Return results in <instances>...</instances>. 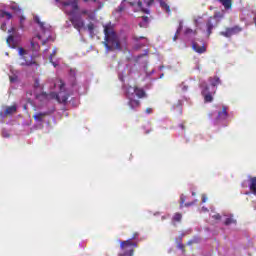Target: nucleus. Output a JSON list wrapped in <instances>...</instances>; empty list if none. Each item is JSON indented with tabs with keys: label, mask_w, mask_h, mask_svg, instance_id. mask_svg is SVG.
<instances>
[{
	"label": "nucleus",
	"mask_w": 256,
	"mask_h": 256,
	"mask_svg": "<svg viewBox=\"0 0 256 256\" xmlns=\"http://www.w3.org/2000/svg\"><path fill=\"white\" fill-rule=\"evenodd\" d=\"M217 17H219V15L218 14H214V16H211L206 21L207 37H211V34L213 33V29L217 27Z\"/></svg>",
	"instance_id": "7"
},
{
	"label": "nucleus",
	"mask_w": 256,
	"mask_h": 256,
	"mask_svg": "<svg viewBox=\"0 0 256 256\" xmlns=\"http://www.w3.org/2000/svg\"><path fill=\"white\" fill-rule=\"evenodd\" d=\"M139 239V232H134L131 237V241H134L137 243V240Z\"/></svg>",
	"instance_id": "30"
},
{
	"label": "nucleus",
	"mask_w": 256,
	"mask_h": 256,
	"mask_svg": "<svg viewBox=\"0 0 256 256\" xmlns=\"http://www.w3.org/2000/svg\"><path fill=\"white\" fill-rule=\"evenodd\" d=\"M126 97L128 99V107L135 111V109L141 107L139 99H147V92L138 86H128L126 88Z\"/></svg>",
	"instance_id": "2"
},
{
	"label": "nucleus",
	"mask_w": 256,
	"mask_h": 256,
	"mask_svg": "<svg viewBox=\"0 0 256 256\" xmlns=\"http://www.w3.org/2000/svg\"><path fill=\"white\" fill-rule=\"evenodd\" d=\"M233 223H237V220L233 219V217H229L225 220V225H233Z\"/></svg>",
	"instance_id": "25"
},
{
	"label": "nucleus",
	"mask_w": 256,
	"mask_h": 256,
	"mask_svg": "<svg viewBox=\"0 0 256 256\" xmlns=\"http://www.w3.org/2000/svg\"><path fill=\"white\" fill-rule=\"evenodd\" d=\"M34 21L39 25L40 29L45 33V31L47 30L45 28V22H41V19L39 18V16H35Z\"/></svg>",
	"instance_id": "21"
},
{
	"label": "nucleus",
	"mask_w": 256,
	"mask_h": 256,
	"mask_svg": "<svg viewBox=\"0 0 256 256\" xmlns=\"http://www.w3.org/2000/svg\"><path fill=\"white\" fill-rule=\"evenodd\" d=\"M192 195H195V192H193Z\"/></svg>",
	"instance_id": "53"
},
{
	"label": "nucleus",
	"mask_w": 256,
	"mask_h": 256,
	"mask_svg": "<svg viewBox=\"0 0 256 256\" xmlns=\"http://www.w3.org/2000/svg\"><path fill=\"white\" fill-rule=\"evenodd\" d=\"M139 247V244L135 241L124 240L120 241V253L118 256H133L135 249Z\"/></svg>",
	"instance_id": "5"
},
{
	"label": "nucleus",
	"mask_w": 256,
	"mask_h": 256,
	"mask_svg": "<svg viewBox=\"0 0 256 256\" xmlns=\"http://www.w3.org/2000/svg\"><path fill=\"white\" fill-rule=\"evenodd\" d=\"M70 77H73V79H75L76 75H77V70L71 68L70 72H69Z\"/></svg>",
	"instance_id": "32"
},
{
	"label": "nucleus",
	"mask_w": 256,
	"mask_h": 256,
	"mask_svg": "<svg viewBox=\"0 0 256 256\" xmlns=\"http://www.w3.org/2000/svg\"><path fill=\"white\" fill-rule=\"evenodd\" d=\"M54 85L55 87L59 88L60 92L58 94L55 92L50 93L52 99H56L58 103H67V101L69 100V93H65V82H63L61 79H57Z\"/></svg>",
	"instance_id": "4"
},
{
	"label": "nucleus",
	"mask_w": 256,
	"mask_h": 256,
	"mask_svg": "<svg viewBox=\"0 0 256 256\" xmlns=\"http://www.w3.org/2000/svg\"><path fill=\"white\" fill-rule=\"evenodd\" d=\"M18 54L20 55V59H22V62H20L22 67H31V65H37V62L33 61V59L27 60L25 58L27 50H25L23 47L18 48Z\"/></svg>",
	"instance_id": "6"
},
{
	"label": "nucleus",
	"mask_w": 256,
	"mask_h": 256,
	"mask_svg": "<svg viewBox=\"0 0 256 256\" xmlns=\"http://www.w3.org/2000/svg\"><path fill=\"white\" fill-rule=\"evenodd\" d=\"M181 29H183V25L180 23V26L177 29V31H176V33H175V35L173 37V41H177V37H178L179 33H181Z\"/></svg>",
	"instance_id": "27"
},
{
	"label": "nucleus",
	"mask_w": 256,
	"mask_h": 256,
	"mask_svg": "<svg viewBox=\"0 0 256 256\" xmlns=\"http://www.w3.org/2000/svg\"><path fill=\"white\" fill-rule=\"evenodd\" d=\"M188 245H193V241H189V242H188Z\"/></svg>",
	"instance_id": "50"
},
{
	"label": "nucleus",
	"mask_w": 256,
	"mask_h": 256,
	"mask_svg": "<svg viewBox=\"0 0 256 256\" xmlns=\"http://www.w3.org/2000/svg\"><path fill=\"white\" fill-rule=\"evenodd\" d=\"M0 29L2 30V31H6L7 30V23H2L1 24V26H0Z\"/></svg>",
	"instance_id": "39"
},
{
	"label": "nucleus",
	"mask_w": 256,
	"mask_h": 256,
	"mask_svg": "<svg viewBox=\"0 0 256 256\" xmlns=\"http://www.w3.org/2000/svg\"><path fill=\"white\" fill-rule=\"evenodd\" d=\"M133 39H134V41H141V39H145V37L144 36H134L133 37Z\"/></svg>",
	"instance_id": "41"
},
{
	"label": "nucleus",
	"mask_w": 256,
	"mask_h": 256,
	"mask_svg": "<svg viewBox=\"0 0 256 256\" xmlns=\"http://www.w3.org/2000/svg\"><path fill=\"white\" fill-rule=\"evenodd\" d=\"M250 191L253 195H256V177L251 178Z\"/></svg>",
	"instance_id": "22"
},
{
	"label": "nucleus",
	"mask_w": 256,
	"mask_h": 256,
	"mask_svg": "<svg viewBox=\"0 0 256 256\" xmlns=\"http://www.w3.org/2000/svg\"><path fill=\"white\" fill-rule=\"evenodd\" d=\"M161 9H164V11H166V13L171 14V7L169 6V4H167L165 1L161 0L159 2Z\"/></svg>",
	"instance_id": "19"
},
{
	"label": "nucleus",
	"mask_w": 256,
	"mask_h": 256,
	"mask_svg": "<svg viewBox=\"0 0 256 256\" xmlns=\"http://www.w3.org/2000/svg\"><path fill=\"white\" fill-rule=\"evenodd\" d=\"M212 217H213V219H216V221L221 220V215L220 214L213 215Z\"/></svg>",
	"instance_id": "44"
},
{
	"label": "nucleus",
	"mask_w": 256,
	"mask_h": 256,
	"mask_svg": "<svg viewBox=\"0 0 256 256\" xmlns=\"http://www.w3.org/2000/svg\"><path fill=\"white\" fill-rule=\"evenodd\" d=\"M31 48L33 51H39V49H41V46H39V43L35 42V38L31 40Z\"/></svg>",
	"instance_id": "23"
},
{
	"label": "nucleus",
	"mask_w": 256,
	"mask_h": 256,
	"mask_svg": "<svg viewBox=\"0 0 256 256\" xmlns=\"http://www.w3.org/2000/svg\"><path fill=\"white\" fill-rule=\"evenodd\" d=\"M229 114L227 113V107L223 106L222 111L218 112V119H227Z\"/></svg>",
	"instance_id": "16"
},
{
	"label": "nucleus",
	"mask_w": 256,
	"mask_h": 256,
	"mask_svg": "<svg viewBox=\"0 0 256 256\" xmlns=\"http://www.w3.org/2000/svg\"><path fill=\"white\" fill-rule=\"evenodd\" d=\"M80 15H88L89 19H93V14L89 13L87 9H82Z\"/></svg>",
	"instance_id": "26"
},
{
	"label": "nucleus",
	"mask_w": 256,
	"mask_h": 256,
	"mask_svg": "<svg viewBox=\"0 0 256 256\" xmlns=\"http://www.w3.org/2000/svg\"><path fill=\"white\" fill-rule=\"evenodd\" d=\"M241 31H243V29H241V27L239 26H234L232 28H226L225 31L220 32V35H222V37H233V35H237V33H241Z\"/></svg>",
	"instance_id": "9"
},
{
	"label": "nucleus",
	"mask_w": 256,
	"mask_h": 256,
	"mask_svg": "<svg viewBox=\"0 0 256 256\" xmlns=\"http://www.w3.org/2000/svg\"><path fill=\"white\" fill-rule=\"evenodd\" d=\"M10 9L12 11H21V8H19V6L17 4L11 5Z\"/></svg>",
	"instance_id": "36"
},
{
	"label": "nucleus",
	"mask_w": 256,
	"mask_h": 256,
	"mask_svg": "<svg viewBox=\"0 0 256 256\" xmlns=\"http://www.w3.org/2000/svg\"><path fill=\"white\" fill-rule=\"evenodd\" d=\"M193 205H195V202H188V203H185V204L183 205V207H191V206H193Z\"/></svg>",
	"instance_id": "42"
},
{
	"label": "nucleus",
	"mask_w": 256,
	"mask_h": 256,
	"mask_svg": "<svg viewBox=\"0 0 256 256\" xmlns=\"http://www.w3.org/2000/svg\"><path fill=\"white\" fill-rule=\"evenodd\" d=\"M57 53V50H54L53 53L50 55L49 59H50V62L53 61V57H55Z\"/></svg>",
	"instance_id": "43"
},
{
	"label": "nucleus",
	"mask_w": 256,
	"mask_h": 256,
	"mask_svg": "<svg viewBox=\"0 0 256 256\" xmlns=\"http://www.w3.org/2000/svg\"><path fill=\"white\" fill-rule=\"evenodd\" d=\"M47 41H48L47 39L42 41V45H47Z\"/></svg>",
	"instance_id": "48"
},
{
	"label": "nucleus",
	"mask_w": 256,
	"mask_h": 256,
	"mask_svg": "<svg viewBox=\"0 0 256 256\" xmlns=\"http://www.w3.org/2000/svg\"><path fill=\"white\" fill-rule=\"evenodd\" d=\"M36 99L40 101V103H43L49 99V94L47 92H42L40 94H36Z\"/></svg>",
	"instance_id": "14"
},
{
	"label": "nucleus",
	"mask_w": 256,
	"mask_h": 256,
	"mask_svg": "<svg viewBox=\"0 0 256 256\" xmlns=\"http://www.w3.org/2000/svg\"><path fill=\"white\" fill-rule=\"evenodd\" d=\"M104 35H105V42L104 46L108 51H113V49H117L121 51V42H119V37L117 33L113 30L110 25L104 26Z\"/></svg>",
	"instance_id": "3"
},
{
	"label": "nucleus",
	"mask_w": 256,
	"mask_h": 256,
	"mask_svg": "<svg viewBox=\"0 0 256 256\" xmlns=\"http://www.w3.org/2000/svg\"><path fill=\"white\" fill-rule=\"evenodd\" d=\"M87 27H88V30L90 31V33H93V31L95 29V24L89 23Z\"/></svg>",
	"instance_id": "38"
},
{
	"label": "nucleus",
	"mask_w": 256,
	"mask_h": 256,
	"mask_svg": "<svg viewBox=\"0 0 256 256\" xmlns=\"http://www.w3.org/2000/svg\"><path fill=\"white\" fill-rule=\"evenodd\" d=\"M36 37L37 39L41 40V35L37 34Z\"/></svg>",
	"instance_id": "49"
},
{
	"label": "nucleus",
	"mask_w": 256,
	"mask_h": 256,
	"mask_svg": "<svg viewBox=\"0 0 256 256\" xmlns=\"http://www.w3.org/2000/svg\"><path fill=\"white\" fill-rule=\"evenodd\" d=\"M202 203H207V195H202Z\"/></svg>",
	"instance_id": "46"
},
{
	"label": "nucleus",
	"mask_w": 256,
	"mask_h": 256,
	"mask_svg": "<svg viewBox=\"0 0 256 256\" xmlns=\"http://www.w3.org/2000/svg\"><path fill=\"white\" fill-rule=\"evenodd\" d=\"M209 82L211 83L212 87H217V85H221V79L218 76L210 77Z\"/></svg>",
	"instance_id": "15"
},
{
	"label": "nucleus",
	"mask_w": 256,
	"mask_h": 256,
	"mask_svg": "<svg viewBox=\"0 0 256 256\" xmlns=\"http://www.w3.org/2000/svg\"><path fill=\"white\" fill-rule=\"evenodd\" d=\"M221 5H223L224 9L229 10L233 7V0H218Z\"/></svg>",
	"instance_id": "13"
},
{
	"label": "nucleus",
	"mask_w": 256,
	"mask_h": 256,
	"mask_svg": "<svg viewBox=\"0 0 256 256\" xmlns=\"http://www.w3.org/2000/svg\"><path fill=\"white\" fill-rule=\"evenodd\" d=\"M138 7H140V8H141V11H143V13H147V14H149V9H147V8H143V2L138 1Z\"/></svg>",
	"instance_id": "28"
},
{
	"label": "nucleus",
	"mask_w": 256,
	"mask_h": 256,
	"mask_svg": "<svg viewBox=\"0 0 256 256\" xmlns=\"http://www.w3.org/2000/svg\"><path fill=\"white\" fill-rule=\"evenodd\" d=\"M5 17L9 21V20L13 19V14H11L5 10H0V18L5 19Z\"/></svg>",
	"instance_id": "17"
},
{
	"label": "nucleus",
	"mask_w": 256,
	"mask_h": 256,
	"mask_svg": "<svg viewBox=\"0 0 256 256\" xmlns=\"http://www.w3.org/2000/svg\"><path fill=\"white\" fill-rule=\"evenodd\" d=\"M181 219H183V215L181 213H175L172 217V223L175 225V223H181Z\"/></svg>",
	"instance_id": "20"
},
{
	"label": "nucleus",
	"mask_w": 256,
	"mask_h": 256,
	"mask_svg": "<svg viewBox=\"0 0 256 256\" xmlns=\"http://www.w3.org/2000/svg\"><path fill=\"white\" fill-rule=\"evenodd\" d=\"M87 2H89V0H84V3H87Z\"/></svg>",
	"instance_id": "51"
},
{
	"label": "nucleus",
	"mask_w": 256,
	"mask_h": 256,
	"mask_svg": "<svg viewBox=\"0 0 256 256\" xmlns=\"http://www.w3.org/2000/svg\"><path fill=\"white\" fill-rule=\"evenodd\" d=\"M200 88H201V94L204 97L205 103L213 102V95H211V92H209V85H207V83L205 82H202L200 84Z\"/></svg>",
	"instance_id": "8"
},
{
	"label": "nucleus",
	"mask_w": 256,
	"mask_h": 256,
	"mask_svg": "<svg viewBox=\"0 0 256 256\" xmlns=\"http://www.w3.org/2000/svg\"><path fill=\"white\" fill-rule=\"evenodd\" d=\"M34 87H39V80L35 81Z\"/></svg>",
	"instance_id": "47"
},
{
	"label": "nucleus",
	"mask_w": 256,
	"mask_h": 256,
	"mask_svg": "<svg viewBox=\"0 0 256 256\" xmlns=\"http://www.w3.org/2000/svg\"><path fill=\"white\" fill-rule=\"evenodd\" d=\"M62 5L63 11L66 13V15L70 16L69 21L72 23L74 29L78 30L79 33H81V29L85 27V21L83 20L81 15H75V12L79 11V3L77 2V0L63 2Z\"/></svg>",
	"instance_id": "1"
},
{
	"label": "nucleus",
	"mask_w": 256,
	"mask_h": 256,
	"mask_svg": "<svg viewBox=\"0 0 256 256\" xmlns=\"http://www.w3.org/2000/svg\"><path fill=\"white\" fill-rule=\"evenodd\" d=\"M47 115H49V112H37L32 117L36 123H43V120Z\"/></svg>",
	"instance_id": "11"
},
{
	"label": "nucleus",
	"mask_w": 256,
	"mask_h": 256,
	"mask_svg": "<svg viewBox=\"0 0 256 256\" xmlns=\"http://www.w3.org/2000/svg\"><path fill=\"white\" fill-rule=\"evenodd\" d=\"M181 128H182V129H185V126L181 125Z\"/></svg>",
	"instance_id": "52"
},
{
	"label": "nucleus",
	"mask_w": 256,
	"mask_h": 256,
	"mask_svg": "<svg viewBox=\"0 0 256 256\" xmlns=\"http://www.w3.org/2000/svg\"><path fill=\"white\" fill-rule=\"evenodd\" d=\"M123 11H125V5L120 4V5L118 6V8L116 9V12H117V13H123Z\"/></svg>",
	"instance_id": "31"
},
{
	"label": "nucleus",
	"mask_w": 256,
	"mask_h": 256,
	"mask_svg": "<svg viewBox=\"0 0 256 256\" xmlns=\"http://www.w3.org/2000/svg\"><path fill=\"white\" fill-rule=\"evenodd\" d=\"M191 33H193L194 35H197V30H193L191 28H187L185 30V35H191Z\"/></svg>",
	"instance_id": "29"
},
{
	"label": "nucleus",
	"mask_w": 256,
	"mask_h": 256,
	"mask_svg": "<svg viewBox=\"0 0 256 256\" xmlns=\"http://www.w3.org/2000/svg\"><path fill=\"white\" fill-rule=\"evenodd\" d=\"M13 113H17V106L15 105L8 106L4 112V115H13Z\"/></svg>",
	"instance_id": "18"
},
{
	"label": "nucleus",
	"mask_w": 256,
	"mask_h": 256,
	"mask_svg": "<svg viewBox=\"0 0 256 256\" xmlns=\"http://www.w3.org/2000/svg\"><path fill=\"white\" fill-rule=\"evenodd\" d=\"M23 23H25V16H20V29H23L25 27Z\"/></svg>",
	"instance_id": "37"
},
{
	"label": "nucleus",
	"mask_w": 256,
	"mask_h": 256,
	"mask_svg": "<svg viewBox=\"0 0 256 256\" xmlns=\"http://www.w3.org/2000/svg\"><path fill=\"white\" fill-rule=\"evenodd\" d=\"M183 205H185V195L180 196V209H183Z\"/></svg>",
	"instance_id": "33"
},
{
	"label": "nucleus",
	"mask_w": 256,
	"mask_h": 256,
	"mask_svg": "<svg viewBox=\"0 0 256 256\" xmlns=\"http://www.w3.org/2000/svg\"><path fill=\"white\" fill-rule=\"evenodd\" d=\"M192 48L196 53H199L200 55L207 51L205 46H200L197 42L192 43Z\"/></svg>",
	"instance_id": "12"
},
{
	"label": "nucleus",
	"mask_w": 256,
	"mask_h": 256,
	"mask_svg": "<svg viewBox=\"0 0 256 256\" xmlns=\"http://www.w3.org/2000/svg\"><path fill=\"white\" fill-rule=\"evenodd\" d=\"M146 113L147 115H151V113H153V108H147Z\"/></svg>",
	"instance_id": "45"
},
{
	"label": "nucleus",
	"mask_w": 256,
	"mask_h": 256,
	"mask_svg": "<svg viewBox=\"0 0 256 256\" xmlns=\"http://www.w3.org/2000/svg\"><path fill=\"white\" fill-rule=\"evenodd\" d=\"M149 24V17L148 16H142V22L139 23L140 27H147Z\"/></svg>",
	"instance_id": "24"
},
{
	"label": "nucleus",
	"mask_w": 256,
	"mask_h": 256,
	"mask_svg": "<svg viewBox=\"0 0 256 256\" xmlns=\"http://www.w3.org/2000/svg\"><path fill=\"white\" fill-rule=\"evenodd\" d=\"M177 247L178 249H180V251H182V253H185V245L183 243H178Z\"/></svg>",
	"instance_id": "34"
},
{
	"label": "nucleus",
	"mask_w": 256,
	"mask_h": 256,
	"mask_svg": "<svg viewBox=\"0 0 256 256\" xmlns=\"http://www.w3.org/2000/svg\"><path fill=\"white\" fill-rule=\"evenodd\" d=\"M8 33L10 34L6 40V43L8 47H12L15 49V35L17 34V29L15 27H12L8 30Z\"/></svg>",
	"instance_id": "10"
},
{
	"label": "nucleus",
	"mask_w": 256,
	"mask_h": 256,
	"mask_svg": "<svg viewBox=\"0 0 256 256\" xmlns=\"http://www.w3.org/2000/svg\"><path fill=\"white\" fill-rule=\"evenodd\" d=\"M9 79H10V83H16L17 76H10Z\"/></svg>",
	"instance_id": "40"
},
{
	"label": "nucleus",
	"mask_w": 256,
	"mask_h": 256,
	"mask_svg": "<svg viewBox=\"0 0 256 256\" xmlns=\"http://www.w3.org/2000/svg\"><path fill=\"white\" fill-rule=\"evenodd\" d=\"M144 3L146 4V7H151V5L155 3V0H144Z\"/></svg>",
	"instance_id": "35"
}]
</instances>
